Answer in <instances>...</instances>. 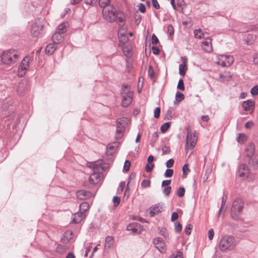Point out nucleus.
Masks as SVG:
<instances>
[{"label":"nucleus","mask_w":258,"mask_h":258,"mask_svg":"<svg viewBox=\"0 0 258 258\" xmlns=\"http://www.w3.org/2000/svg\"><path fill=\"white\" fill-rule=\"evenodd\" d=\"M183 63L180 64L179 66V73L181 76H184L187 70V67L185 64L186 58L184 57L182 58Z\"/></svg>","instance_id":"20"},{"label":"nucleus","mask_w":258,"mask_h":258,"mask_svg":"<svg viewBox=\"0 0 258 258\" xmlns=\"http://www.w3.org/2000/svg\"><path fill=\"white\" fill-rule=\"evenodd\" d=\"M253 59L254 63L256 65H258V53L253 55Z\"/></svg>","instance_id":"62"},{"label":"nucleus","mask_w":258,"mask_h":258,"mask_svg":"<svg viewBox=\"0 0 258 258\" xmlns=\"http://www.w3.org/2000/svg\"><path fill=\"white\" fill-rule=\"evenodd\" d=\"M197 141V137L195 133L187 132L186 139L185 149L189 147L191 149H192L196 144Z\"/></svg>","instance_id":"11"},{"label":"nucleus","mask_w":258,"mask_h":258,"mask_svg":"<svg viewBox=\"0 0 258 258\" xmlns=\"http://www.w3.org/2000/svg\"><path fill=\"white\" fill-rule=\"evenodd\" d=\"M130 166H131L130 162L128 160H126L124 164V166H123L124 170L125 171H128L130 169Z\"/></svg>","instance_id":"50"},{"label":"nucleus","mask_w":258,"mask_h":258,"mask_svg":"<svg viewBox=\"0 0 258 258\" xmlns=\"http://www.w3.org/2000/svg\"><path fill=\"white\" fill-rule=\"evenodd\" d=\"M154 167V164L152 163H148L145 166V170L147 172H151Z\"/></svg>","instance_id":"41"},{"label":"nucleus","mask_w":258,"mask_h":258,"mask_svg":"<svg viewBox=\"0 0 258 258\" xmlns=\"http://www.w3.org/2000/svg\"><path fill=\"white\" fill-rule=\"evenodd\" d=\"M84 217L85 215L83 213H76L73 215L72 223H78L80 222Z\"/></svg>","instance_id":"17"},{"label":"nucleus","mask_w":258,"mask_h":258,"mask_svg":"<svg viewBox=\"0 0 258 258\" xmlns=\"http://www.w3.org/2000/svg\"><path fill=\"white\" fill-rule=\"evenodd\" d=\"M114 207H117L120 202V199L117 196H114L112 199Z\"/></svg>","instance_id":"39"},{"label":"nucleus","mask_w":258,"mask_h":258,"mask_svg":"<svg viewBox=\"0 0 258 258\" xmlns=\"http://www.w3.org/2000/svg\"><path fill=\"white\" fill-rule=\"evenodd\" d=\"M234 62V58L231 55H219L217 63L222 67H229Z\"/></svg>","instance_id":"8"},{"label":"nucleus","mask_w":258,"mask_h":258,"mask_svg":"<svg viewBox=\"0 0 258 258\" xmlns=\"http://www.w3.org/2000/svg\"><path fill=\"white\" fill-rule=\"evenodd\" d=\"M202 47L205 52H212L213 51V47L211 39L207 38L205 41H204L202 43Z\"/></svg>","instance_id":"15"},{"label":"nucleus","mask_w":258,"mask_h":258,"mask_svg":"<svg viewBox=\"0 0 258 258\" xmlns=\"http://www.w3.org/2000/svg\"><path fill=\"white\" fill-rule=\"evenodd\" d=\"M249 163L251 164L254 167H258V158L254 157L251 159Z\"/></svg>","instance_id":"36"},{"label":"nucleus","mask_w":258,"mask_h":258,"mask_svg":"<svg viewBox=\"0 0 258 258\" xmlns=\"http://www.w3.org/2000/svg\"><path fill=\"white\" fill-rule=\"evenodd\" d=\"M192 229V226L191 224H188L185 229V233L187 235H189L191 233V229Z\"/></svg>","instance_id":"46"},{"label":"nucleus","mask_w":258,"mask_h":258,"mask_svg":"<svg viewBox=\"0 0 258 258\" xmlns=\"http://www.w3.org/2000/svg\"><path fill=\"white\" fill-rule=\"evenodd\" d=\"M178 215L176 212H173L171 215V220L172 221H175L176 220L178 219Z\"/></svg>","instance_id":"57"},{"label":"nucleus","mask_w":258,"mask_h":258,"mask_svg":"<svg viewBox=\"0 0 258 258\" xmlns=\"http://www.w3.org/2000/svg\"><path fill=\"white\" fill-rule=\"evenodd\" d=\"M150 185V180L149 179H144L141 182V185L143 187H149Z\"/></svg>","instance_id":"43"},{"label":"nucleus","mask_w":258,"mask_h":258,"mask_svg":"<svg viewBox=\"0 0 258 258\" xmlns=\"http://www.w3.org/2000/svg\"><path fill=\"white\" fill-rule=\"evenodd\" d=\"M196 189V182L192 181L189 183L186 186V190L188 192L194 193Z\"/></svg>","instance_id":"27"},{"label":"nucleus","mask_w":258,"mask_h":258,"mask_svg":"<svg viewBox=\"0 0 258 258\" xmlns=\"http://www.w3.org/2000/svg\"><path fill=\"white\" fill-rule=\"evenodd\" d=\"M175 97H176V100H177L178 102H180L181 101L183 100L184 98V95L183 94V93H182L179 91H177L176 92Z\"/></svg>","instance_id":"35"},{"label":"nucleus","mask_w":258,"mask_h":258,"mask_svg":"<svg viewBox=\"0 0 258 258\" xmlns=\"http://www.w3.org/2000/svg\"><path fill=\"white\" fill-rule=\"evenodd\" d=\"M177 87L178 89H180L182 91L184 90L185 88H184L183 81L182 80H180L179 81Z\"/></svg>","instance_id":"47"},{"label":"nucleus","mask_w":258,"mask_h":258,"mask_svg":"<svg viewBox=\"0 0 258 258\" xmlns=\"http://www.w3.org/2000/svg\"><path fill=\"white\" fill-rule=\"evenodd\" d=\"M62 34L55 32L52 35V40L54 43H59L62 41L63 37Z\"/></svg>","instance_id":"21"},{"label":"nucleus","mask_w":258,"mask_h":258,"mask_svg":"<svg viewBox=\"0 0 258 258\" xmlns=\"http://www.w3.org/2000/svg\"><path fill=\"white\" fill-rule=\"evenodd\" d=\"M214 235V230L212 229H210L208 232V237L210 240L213 239Z\"/></svg>","instance_id":"56"},{"label":"nucleus","mask_w":258,"mask_h":258,"mask_svg":"<svg viewBox=\"0 0 258 258\" xmlns=\"http://www.w3.org/2000/svg\"><path fill=\"white\" fill-rule=\"evenodd\" d=\"M160 108L159 107H157L154 113V116L155 118H157L160 116Z\"/></svg>","instance_id":"54"},{"label":"nucleus","mask_w":258,"mask_h":258,"mask_svg":"<svg viewBox=\"0 0 258 258\" xmlns=\"http://www.w3.org/2000/svg\"><path fill=\"white\" fill-rule=\"evenodd\" d=\"M153 243L156 248L161 253H165L166 251V245L164 240L160 237L155 238L153 240Z\"/></svg>","instance_id":"12"},{"label":"nucleus","mask_w":258,"mask_h":258,"mask_svg":"<svg viewBox=\"0 0 258 258\" xmlns=\"http://www.w3.org/2000/svg\"><path fill=\"white\" fill-rule=\"evenodd\" d=\"M250 92L253 96L258 95V85L253 87L250 90Z\"/></svg>","instance_id":"44"},{"label":"nucleus","mask_w":258,"mask_h":258,"mask_svg":"<svg viewBox=\"0 0 258 258\" xmlns=\"http://www.w3.org/2000/svg\"><path fill=\"white\" fill-rule=\"evenodd\" d=\"M43 26L39 21L35 22L31 27V34L33 37H38L42 33Z\"/></svg>","instance_id":"10"},{"label":"nucleus","mask_w":258,"mask_h":258,"mask_svg":"<svg viewBox=\"0 0 258 258\" xmlns=\"http://www.w3.org/2000/svg\"><path fill=\"white\" fill-rule=\"evenodd\" d=\"M73 232L71 230H68L63 234L61 238V241L64 243H67L73 238Z\"/></svg>","instance_id":"16"},{"label":"nucleus","mask_w":258,"mask_h":258,"mask_svg":"<svg viewBox=\"0 0 258 258\" xmlns=\"http://www.w3.org/2000/svg\"><path fill=\"white\" fill-rule=\"evenodd\" d=\"M170 123H171L170 122H165L164 124H163L161 125V128H160L161 132L162 133L166 132L169 128V127L170 126Z\"/></svg>","instance_id":"33"},{"label":"nucleus","mask_w":258,"mask_h":258,"mask_svg":"<svg viewBox=\"0 0 258 258\" xmlns=\"http://www.w3.org/2000/svg\"><path fill=\"white\" fill-rule=\"evenodd\" d=\"M124 130V128H123L122 126L117 125L115 133L116 139H120L123 136Z\"/></svg>","instance_id":"23"},{"label":"nucleus","mask_w":258,"mask_h":258,"mask_svg":"<svg viewBox=\"0 0 258 258\" xmlns=\"http://www.w3.org/2000/svg\"><path fill=\"white\" fill-rule=\"evenodd\" d=\"M185 192V189L183 187H180L177 190V194H184Z\"/></svg>","instance_id":"63"},{"label":"nucleus","mask_w":258,"mask_h":258,"mask_svg":"<svg viewBox=\"0 0 258 258\" xmlns=\"http://www.w3.org/2000/svg\"><path fill=\"white\" fill-rule=\"evenodd\" d=\"M102 15L104 19L110 22L114 21L116 17L115 9L111 6L103 10Z\"/></svg>","instance_id":"5"},{"label":"nucleus","mask_w":258,"mask_h":258,"mask_svg":"<svg viewBox=\"0 0 258 258\" xmlns=\"http://www.w3.org/2000/svg\"><path fill=\"white\" fill-rule=\"evenodd\" d=\"M140 226L138 223H133L129 224L127 226V230L128 231H132L133 233H138V227Z\"/></svg>","instance_id":"26"},{"label":"nucleus","mask_w":258,"mask_h":258,"mask_svg":"<svg viewBox=\"0 0 258 258\" xmlns=\"http://www.w3.org/2000/svg\"><path fill=\"white\" fill-rule=\"evenodd\" d=\"M118 38L119 41L123 43H126L128 40V37L125 34H121L120 31L118 32Z\"/></svg>","instance_id":"31"},{"label":"nucleus","mask_w":258,"mask_h":258,"mask_svg":"<svg viewBox=\"0 0 258 258\" xmlns=\"http://www.w3.org/2000/svg\"><path fill=\"white\" fill-rule=\"evenodd\" d=\"M121 95L122 97L121 105L124 107H127L132 101L133 91L130 90L128 86L124 85L121 89Z\"/></svg>","instance_id":"3"},{"label":"nucleus","mask_w":258,"mask_h":258,"mask_svg":"<svg viewBox=\"0 0 258 258\" xmlns=\"http://www.w3.org/2000/svg\"><path fill=\"white\" fill-rule=\"evenodd\" d=\"M152 51H153V53L154 54H158L159 53V52H160V50L159 49V48L156 46H153L152 48Z\"/></svg>","instance_id":"61"},{"label":"nucleus","mask_w":258,"mask_h":258,"mask_svg":"<svg viewBox=\"0 0 258 258\" xmlns=\"http://www.w3.org/2000/svg\"><path fill=\"white\" fill-rule=\"evenodd\" d=\"M256 39V35L248 34L246 35L244 41L247 45L251 44Z\"/></svg>","instance_id":"24"},{"label":"nucleus","mask_w":258,"mask_h":258,"mask_svg":"<svg viewBox=\"0 0 258 258\" xmlns=\"http://www.w3.org/2000/svg\"><path fill=\"white\" fill-rule=\"evenodd\" d=\"M110 3V0H99V5L102 8H106L108 7Z\"/></svg>","instance_id":"34"},{"label":"nucleus","mask_w":258,"mask_h":258,"mask_svg":"<svg viewBox=\"0 0 258 258\" xmlns=\"http://www.w3.org/2000/svg\"><path fill=\"white\" fill-rule=\"evenodd\" d=\"M30 60L29 56L25 57L22 60L18 70V75L19 77H22L25 75L29 69Z\"/></svg>","instance_id":"7"},{"label":"nucleus","mask_w":258,"mask_h":258,"mask_svg":"<svg viewBox=\"0 0 258 258\" xmlns=\"http://www.w3.org/2000/svg\"><path fill=\"white\" fill-rule=\"evenodd\" d=\"M122 50L124 53V54L127 56L130 57L132 55V53L130 50L125 46L122 47Z\"/></svg>","instance_id":"37"},{"label":"nucleus","mask_w":258,"mask_h":258,"mask_svg":"<svg viewBox=\"0 0 258 258\" xmlns=\"http://www.w3.org/2000/svg\"><path fill=\"white\" fill-rule=\"evenodd\" d=\"M163 154H166L170 152V149L167 146H164L162 149Z\"/></svg>","instance_id":"58"},{"label":"nucleus","mask_w":258,"mask_h":258,"mask_svg":"<svg viewBox=\"0 0 258 258\" xmlns=\"http://www.w3.org/2000/svg\"><path fill=\"white\" fill-rule=\"evenodd\" d=\"M148 75L150 78H153L154 76V71L152 66L150 65L148 71Z\"/></svg>","instance_id":"45"},{"label":"nucleus","mask_w":258,"mask_h":258,"mask_svg":"<svg viewBox=\"0 0 258 258\" xmlns=\"http://www.w3.org/2000/svg\"><path fill=\"white\" fill-rule=\"evenodd\" d=\"M159 42L157 36L153 34L152 37V43L153 44H156Z\"/></svg>","instance_id":"55"},{"label":"nucleus","mask_w":258,"mask_h":258,"mask_svg":"<svg viewBox=\"0 0 258 258\" xmlns=\"http://www.w3.org/2000/svg\"><path fill=\"white\" fill-rule=\"evenodd\" d=\"M125 186V183L124 181L120 182L117 189V192L120 193L122 192Z\"/></svg>","instance_id":"40"},{"label":"nucleus","mask_w":258,"mask_h":258,"mask_svg":"<svg viewBox=\"0 0 258 258\" xmlns=\"http://www.w3.org/2000/svg\"><path fill=\"white\" fill-rule=\"evenodd\" d=\"M114 243V237L112 236H107L105 238L104 250L105 251L108 252L109 249L112 247Z\"/></svg>","instance_id":"13"},{"label":"nucleus","mask_w":258,"mask_h":258,"mask_svg":"<svg viewBox=\"0 0 258 258\" xmlns=\"http://www.w3.org/2000/svg\"><path fill=\"white\" fill-rule=\"evenodd\" d=\"M67 25V24L66 23L59 24L57 27L56 32L61 34L64 33L66 31Z\"/></svg>","instance_id":"30"},{"label":"nucleus","mask_w":258,"mask_h":258,"mask_svg":"<svg viewBox=\"0 0 258 258\" xmlns=\"http://www.w3.org/2000/svg\"><path fill=\"white\" fill-rule=\"evenodd\" d=\"M130 122V120L127 118L123 117L117 120V125L122 126L125 128V126Z\"/></svg>","instance_id":"25"},{"label":"nucleus","mask_w":258,"mask_h":258,"mask_svg":"<svg viewBox=\"0 0 258 258\" xmlns=\"http://www.w3.org/2000/svg\"><path fill=\"white\" fill-rule=\"evenodd\" d=\"M242 106L245 111H249L252 113L254 110V102L249 100L245 101L243 102Z\"/></svg>","instance_id":"14"},{"label":"nucleus","mask_w":258,"mask_h":258,"mask_svg":"<svg viewBox=\"0 0 258 258\" xmlns=\"http://www.w3.org/2000/svg\"><path fill=\"white\" fill-rule=\"evenodd\" d=\"M108 166L107 164H105L104 166L103 164H101V162H99L97 164H93V170L94 173L92 174L89 178V182L91 185H94L99 183L103 178V175L100 171H103L104 168Z\"/></svg>","instance_id":"2"},{"label":"nucleus","mask_w":258,"mask_h":258,"mask_svg":"<svg viewBox=\"0 0 258 258\" xmlns=\"http://www.w3.org/2000/svg\"><path fill=\"white\" fill-rule=\"evenodd\" d=\"M20 58V53L15 49L4 51L1 55L2 63L10 66L17 62Z\"/></svg>","instance_id":"1"},{"label":"nucleus","mask_w":258,"mask_h":258,"mask_svg":"<svg viewBox=\"0 0 258 258\" xmlns=\"http://www.w3.org/2000/svg\"><path fill=\"white\" fill-rule=\"evenodd\" d=\"M182 229V226L179 222H176L175 223V230L179 232Z\"/></svg>","instance_id":"52"},{"label":"nucleus","mask_w":258,"mask_h":258,"mask_svg":"<svg viewBox=\"0 0 258 258\" xmlns=\"http://www.w3.org/2000/svg\"><path fill=\"white\" fill-rule=\"evenodd\" d=\"M250 29L252 31H258V25L251 26Z\"/></svg>","instance_id":"64"},{"label":"nucleus","mask_w":258,"mask_h":258,"mask_svg":"<svg viewBox=\"0 0 258 258\" xmlns=\"http://www.w3.org/2000/svg\"><path fill=\"white\" fill-rule=\"evenodd\" d=\"M139 10L142 13H144L146 12V7L143 4H140L139 5Z\"/></svg>","instance_id":"53"},{"label":"nucleus","mask_w":258,"mask_h":258,"mask_svg":"<svg viewBox=\"0 0 258 258\" xmlns=\"http://www.w3.org/2000/svg\"><path fill=\"white\" fill-rule=\"evenodd\" d=\"M89 206L87 203L84 202L82 203L80 205V210L83 212L82 213L84 214V212L87 211L89 209Z\"/></svg>","instance_id":"32"},{"label":"nucleus","mask_w":258,"mask_h":258,"mask_svg":"<svg viewBox=\"0 0 258 258\" xmlns=\"http://www.w3.org/2000/svg\"><path fill=\"white\" fill-rule=\"evenodd\" d=\"M247 140L246 136L242 133L239 134L237 137V141L240 144H244Z\"/></svg>","instance_id":"29"},{"label":"nucleus","mask_w":258,"mask_h":258,"mask_svg":"<svg viewBox=\"0 0 258 258\" xmlns=\"http://www.w3.org/2000/svg\"><path fill=\"white\" fill-rule=\"evenodd\" d=\"M162 209V207L158 205H155L150 209V215L151 217L154 216L156 214H157L159 212H161Z\"/></svg>","instance_id":"19"},{"label":"nucleus","mask_w":258,"mask_h":258,"mask_svg":"<svg viewBox=\"0 0 258 258\" xmlns=\"http://www.w3.org/2000/svg\"><path fill=\"white\" fill-rule=\"evenodd\" d=\"M174 161L173 159H170L169 160H168L166 163V166L168 168H170L171 167H172V166L174 164Z\"/></svg>","instance_id":"51"},{"label":"nucleus","mask_w":258,"mask_h":258,"mask_svg":"<svg viewBox=\"0 0 258 258\" xmlns=\"http://www.w3.org/2000/svg\"><path fill=\"white\" fill-rule=\"evenodd\" d=\"M243 204L241 200L236 199L233 202L231 207V216L234 219L237 218L239 214L242 211Z\"/></svg>","instance_id":"6"},{"label":"nucleus","mask_w":258,"mask_h":258,"mask_svg":"<svg viewBox=\"0 0 258 258\" xmlns=\"http://www.w3.org/2000/svg\"><path fill=\"white\" fill-rule=\"evenodd\" d=\"M188 164H185L182 167V171L183 175H187L189 172L190 169L188 168Z\"/></svg>","instance_id":"38"},{"label":"nucleus","mask_w":258,"mask_h":258,"mask_svg":"<svg viewBox=\"0 0 258 258\" xmlns=\"http://www.w3.org/2000/svg\"><path fill=\"white\" fill-rule=\"evenodd\" d=\"M173 170L171 169H166L164 176L165 177H170L173 175Z\"/></svg>","instance_id":"42"},{"label":"nucleus","mask_w":258,"mask_h":258,"mask_svg":"<svg viewBox=\"0 0 258 258\" xmlns=\"http://www.w3.org/2000/svg\"><path fill=\"white\" fill-rule=\"evenodd\" d=\"M56 48V45L54 43H50L46 46L45 52L48 55H51L54 52Z\"/></svg>","instance_id":"22"},{"label":"nucleus","mask_w":258,"mask_h":258,"mask_svg":"<svg viewBox=\"0 0 258 258\" xmlns=\"http://www.w3.org/2000/svg\"><path fill=\"white\" fill-rule=\"evenodd\" d=\"M169 258H183V253L181 251H178L176 255L174 254L171 255Z\"/></svg>","instance_id":"49"},{"label":"nucleus","mask_w":258,"mask_h":258,"mask_svg":"<svg viewBox=\"0 0 258 258\" xmlns=\"http://www.w3.org/2000/svg\"><path fill=\"white\" fill-rule=\"evenodd\" d=\"M253 122L251 121H248L245 123V127L246 128H250L253 125Z\"/></svg>","instance_id":"60"},{"label":"nucleus","mask_w":258,"mask_h":258,"mask_svg":"<svg viewBox=\"0 0 258 258\" xmlns=\"http://www.w3.org/2000/svg\"><path fill=\"white\" fill-rule=\"evenodd\" d=\"M152 5L154 6V7L157 9H159L160 6L158 3V1L157 0H152Z\"/></svg>","instance_id":"59"},{"label":"nucleus","mask_w":258,"mask_h":258,"mask_svg":"<svg viewBox=\"0 0 258 258\" xmlns=\"http://www.w3.org/2000/svg\"><path fill=\"white\" fill-rule=\"evenodd\" d=\"M174 28L171 25H169L167 26V33L170 35L171 36L174 33Z\"/></svg>","instance_id":"48"},{"label":"nucleus","mask_w":258,"mask_h":258,"mask_svg":"<svg viewBox=\"0 0 258 258\" xmlns=\"http://www.w3.org/2000/svg\"><path fill=\"white\" fill-rule=\"evenodd\" d=\"M204 34L201 29H196L194 31L195 37L198 39H202L204 37Z\"/></svg>","instance_id":"28"},{"label":"nucleus","mask_w":258,"mask_h":258,"mask_svg":"<svg viewBox=\"0 0 258 258\" xmlns=\"http://www.w3.org/2000/svg\"><path fill=\"white\" fill-rule=\"evenodd\" d=\"M171 182V180H163L162 182V186L165 187L163 189V194H170L171 192V186H169Z\"/></svg>","instance_id":"18"},{"label":"nucleus","mask_w":258,"mask_h":258,"mask_svg":"<svg viewBox=\"0 0 258 258\" xmlns=\"http://www.w3.org/2000/svg\"><path fill=\"white\" fill-rule=\"evenodd\" d=\"M250 171L248 167L245 164H241L238 167L237 175L241 180L247 179L249 175Z\"/></svg>","instance_id":"9"},{"label":"nucleus","mask_w":258,"mask_h":258,"mask_svg":"<svg viewBox=\"0 0 258 258\" xmlns=\"http://www.w3.org/2000/svg\"><path fill=\"white\" fill-rule=\"evenodd\" d=\"M234 238L232 236L225 235L221 238L219 243V248L222 251L233 248L235 246Z\"/></svg>","instance_id":"4"}]
</instances>
